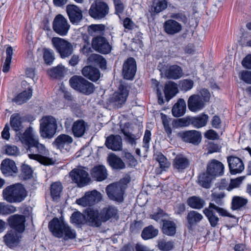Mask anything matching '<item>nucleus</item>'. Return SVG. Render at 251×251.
Here are the masks:
<instances>
[{"label": "nucleus", "instance_id": "f257e3e1", "mask_svg": "<svg viewBox=\"0 0 251 251\" xmlns=\"http://www.w3.org/2000/svg\"><path fill=\"white\" fill-rule=\"evenodd\" d=\"M17 137L23 145L27 146L29 158L36 160L41 164L49 165L53 163L51 158L48 157L49 151L45 146L39 142L33 133V128H27L23 134L18 133Z\"/></svg>", "mask_w": 251, "mask_h": 251}, {"label": "nucleus", "instance_id": "f03ea898", "mask_svg": "<svg viewBox=\"0 0 251 251\" xmlns=\"http://www.w3.org/2000/svg\"><path fill=\"white\" fill-rule=\"evenodd\" d=\"M26 196V191L21 183L9 185L5 188L2 191L3 200L9 203L21 202Z\"/></svg>", "mask_w": 251, "mask_h": 251}, {"label": "nucleus", "instance_id": "7ed1b4c3", "mask_svg": "<svg viewBox=\"0 0 251 251\" xmlns=\"http://www.w3.org/2000/svg\"><path fill=\"white\" fill-rule=\"evenodd\" d=\"M49 228L53 235L57 237H64L66 240L75 238V231L57 218H54L49 223Z\"/></svg>", "mask_w": 251, "mask_h": 251}, {"label": "nucleus", "instance_id": "20e7f679", "mask_svg": "<svg viewBox=\"0 0 251 251\" xmlns=\"http://www.w3.org/2000/svg\"><path fill=\"white\" fill-rule=\"evenodd\" d=\"M130 181L128 177H125L118 182L113 183L106 188V192L109 198L113 201L122 202L123 195L127 184Z\"/></svg>", "mask_w": 251, "mask_h": 251}, {"label": "nucleus", "instance_id": "39448f33", "mask_svg": "<svg viewBox=\"0 0 251 251\" xmlns=\"http://www.w3.org/2000/svg\"><path fill=\"white\" fill-rule=\"evenodd\" d=\"M57 128V121L51 116H44L40 120V132L44 138H51Z\"/></svg>", "mask_w": 251, "mask_h": 251}, {"label": "nucleus", "instance_id": "423d86ee", "mask_svg": "<svg viewBox=\"0 0 251 251\" xmlns=\"http://www.w3.org/2000/svg\"><path fill=\"white\" fill-rule=\"evenodd\" d=\"M51 42L52 47L61 58L69 57L73 54V46L68 41L60 37H54L51 38Z\"/></svg>", "mask_w": 251, "mask_h": 251}, {"label": "nucleus", "instance_id": "0eeeda50", "mask_svg": "<svg viewBox=\"0 0 251 251\" xmlns=\"http://www.w3.org/2000/svg\"><path fill=\"white\" fill-rule=\"evenodd\" d=\"M72 88L86 95L93 93L95 90L94 85L80 76L74 75L69 80Z\"/></svg>", "mask_w": 251, "mask_h": 251}, {"label": "nucleus", "instance_id": "6e6552de", "mask_svg": "<svg viewBox=\"0 0 251 251\" xmlns=\"http://www.w3.org/2000/svg\"><path fill=\"white\" fill-rule=\"evenodd\" d=\"M87 171L86 168L79 166L70 172V176L73 182L76 183L78 187H82L87 185L91 181Z\"/></svg>", "mask_w": 251, "mask_h": 251}, {"label": "nucleus", "instance_id": "1a4fd4ad", "mask_svg": "<svg viewBox=\"0 0 251 251\" xmlns=\"http://www.w3.org/2000/svg\"><path fill=\"white\" fill-rule=\"evenodd\" d=\"M109 13V6L106 3L96 0L91 5L89 10L90 16L95 19H102Z\"/></svg>", "mask_w": 251, "mask_h": 251}, {"label": "nucleus", "instance_id": "9d476101", "mask_svg": "<svg viewBox=\"0 0 251 251\" xmlns=\"http://www.w3.org/2000/svg\"><path fill=\"white\" fill-rule=\"evenodd\" d=\"M102 199L101 194L96 190L87 192L81 198L77 199L76 203L82 206L94 205L100 201Z\"/></svg>", "mask_w": 251, "mask_h": 251}, {"label": "nucleus", "instance_id": "9b49d317", "mask_svg": "<svg viewBox=\"0 0 251 251\" xmlns=\"http://www.w3.org/2000/svg\"><path fill=\"white\" fill-rule=\"evenodd\" d=\"M67 20L62 15L59 14L54 19L52 24L53 30L61 36L66 35L70 28Z\"/></svg>", "mask_w": 251, "mask_h": 251}, {"label": "nucleus", "instance_id": "f8f14e48", "mask_svg": "<svg viewBox=\"0 0 251 251\" xmlns=\"http://www.w3.org/2000/svg\"><path fill=\"white\" fill-rule=\"evenodd\" d=\"M128 95V90L123 85L119 86V90L115 92L109 98V101L117 106L125 103Z\"/></svg>", "mask_w": 251, "mask_h": 251}, {"label": "nucleus", "instance_id": "ddd939ff", "mask_svg": "<svg viewBox=\"0 0 251 251\" xmlns=\"http://www.w3.org/2000/svg\"><path fill=\"white\" fill-rule=\"evenodd\" d=\"M92 46L96 51L103 54L108 53L111 49L107 40L101 36H97L93 39Z\"/></svg>", "mask_w": 251, "mask_h": 251}, {"label": "nucleus", "instance_id": "4468645a", "mask_svg": "<svg viewBox=\"0 0 251 251\" xmlns=\"http://www.w3.org/2000/svg\"><path fill=\"white\" fill-rule=\"evenodd\" d=\"M66 11L70 22L73 24H78L82 19L81 9L74 4H69L66 6Z\"/></svg>", "mask_w": 251, "mask_h": 251}, {"label": "nucleus", "instance_id": "2eb2a0df", "mask_svg": "<svg viewBox=\"0 0 251 251\" xmlns=\"http://www.w3.org/2000/svg\"><path fill=\"white\" fill-rule=\"evenodd\" d=\"M136 69L135 59L132 57L128 58L123 64V74L124 78L132 79L135 75Z\"/></svg>", "mask_w": 251, "mask_h": 251}, {"label": "nucleus", "instance_id": "dca6fc26", "mask_svg": "<svg viewBox=\"0 0 251 251\" xmlns=\"http://www.w3.org/2000/svg\"><path fill=\"white\" fill-rule=\"evenodd\" d=\"M178 136L184 142L198 145L201 142V134L196 130H189L178 133Z\"/></svg>", "mask_w": 251, "mask_h": 251}, {"label": "nucleus", "instance_id": "f3484780", "mask_svg": "<svg viewBox=\"0 0 251 251\" xmlns=\"http://www.w3.org/2000/svg\"><path fill=\"white\" fill-rule=\"evenodd\" d=\"M85 220L92 226H99L102 222L100 213L97 210L87 208L85 211Z\"/></svg>", "mask_w": 251, "mask_h": 251}, {"label": "nucleus", "instance_id": "a211bd4d", "mask_svg": "<svg viewBox=\"0 0 251 251\" xmlns=\"http://www.w3.org/2000/svg\"><path fill=\"white\" fill-rule=\"evenodd\" d=\"M25 221L24 216L18 214L11 216L8 219L9 224L13 230L19 232H22L25 230Z\"/></svg>", "mask_w": 251, "mask_h": 251}, {"label": "nucleus", "instance_id": "6ab92c4d", "mask_svg": "<svg viewBox=\"0 0 251 251\" xmlns=\"http://www.w3.org/2000/svg\"><path fill=\"white\" fill-rule=\"evenodd\" d=\"M227 162L230 173L232 175L240 173L244 169L243 161L237 157L233 156L228 157Z\"/></svg>", "mask_w": 251, "mask_h": 251}, {"label": "nucleus", "instance_id": "aec40b11", "mask_svg": "<svg viewBox=\"0 0 251 251\" xmlns=\"http://www.w3.org/2000/svg\"><path fill=\"white\" fill-rule=\"evenodd\" d=\"M205 104L202 98L197 95L191 96L188 100V108L192 112H197L201 110L205 106Z\"/></svg>", "mask_w": 251, "mask_h": 251}, {"label": "nucleus", "instance_id": "412c9836", "mask_svg": "<svg viewBox=\"0 0 251 251\" xmlns=\"http://www.w3.org/2000/svg\"><path fill=\"white\" fill-rule=\"evenodd\" d=\"M0 169L3 174L8 176H13L18 172V168L15 162L8 158L2 161Z\"/></svg>", "mask_w": 251, "mask_h": 251}, {"label": "nucleus", "instance_id": "4be33fe9", "mask_svg": "<svg viewBox=\"0 0 251 251\" xmlns=\"http://www.w3.org/2000/svg\"><path fill=\"white\" fill-rule=\"evenodd\" d=\"M224 169V165L221 162L212 159L208 163L206 171L214 177L222 175Z\"/></svg>", "mask_w": 251, "mask_h": 251}, {"label": "nucleus", "instance_id": "5701e85b", "mask_svg": "<svg viewBox=\"0 0 251 251\" xmlns=\"http://www.w3.org/2000/svg\"><path fill=\"white\" fill-rule=\"evenodd\" d=\"M88 129V124L83 120H76L72 127L73 134L75 137H82Z\"/></svg>", "mask_w": 251, "mask_h": 251}, {"label": "nucleus", "instance_id": "b1692460", "mask_svg": "<svg viewBox=\"0 0 251 251\" xmlns=\"http://www.w3.org/2000/svg\"><path fill=\"white\" fill-rule=\"evenodd\" d=\"M105 144L109 149L114 151L122 149V139L119 135H110L106 138Z\"/></svg>", "mask_w": 251, "mask_h": 251}, {"label": "nucleus", "instance_id": "393cba45", "mask_svg": "<svg viewBox=\"0 0 251 251\" xmlns=\"http://www.w3.org/2000/svg\"><path fill=\"white\" fill-rule=\"evenodd\" d=\"M164 31L169 35H174L182 30V25L178 22L174 20L166 21L163 25Z\"/></svg>", "mask_w": 251, "mask_h": 251}, {"label": "nucleus", "instance_id": "a878e982", "mask_svg": "<svg viewBox=\"0 0 251 251\" xmlns=\"http://www.w3.org/2000/svg\"><path fill=\"white\" fill-rule=\"evenodd\" d=\"M92 177L98 181H101L106 179L108 176L107 171L104 166L97 165L91 171Z\"/></svg>", "mask_w": 251, "mask_h": 251}, {"label": "nucleus", "instance_id": "bb28decb", "mask_svg": "<svg viewBox=\"0 0 251 251\" xmlns=\"http://www.w3.org/2000/svg\"><path fill=\"white\" fill-rule=\"evenodd\" d=\"M82 75L93 81L98 80L100 77V73L98 69L91 67L85 66L82 70Z\"/></svg>", "mask_w": 251, "mask_h": 251}, {"label": "nucleus", "instance_id": "cd10ccee", "mask_svg": "<svg viewBox=\"0 0 251 251\" xmlns=\"http://www.w3.org/2000/svg\"><path fill=\"white\" fill-rule=\"evenodd\" d=\"M186 109V102L183 99H180L173 106L172 114L174 117H179L184 115Z\"/></svg>", "mask_w": 251, "mask_h": 251}, {"label": "nucleus", "instance_id": "c85d7f7f", "mask_svg": "<svg viewBox=\"0 0 251 251\" xmlns=\"http://www.w3.org/2000/svg\"><path fill=\"white\" fill-rule=\"evenodd\" d=\"M107 161L109 165L115 169L121 170L126 167L125 164L121 158L114 153H111L108 155Z\"/></svg>", "mask_w": 251, "mask_h": 251}, {"label": "nucleus", "instance_id": "c756f323", "mask_svg": "<svg viewBox=\"0 0 251 251\" xmlns=\"http://www.w3.org/2000/svg\"><path fill=\"white\" fill-rule=\"evenodd\" d=\"M202 219L203 216L198 211L194 210L189 211L186 217L188 227L192 228L193 226L200 222Z\"/></svg>", "mask_w": 251, "mask_h": 251}, {"label": "nucleus", "instance_id": "7c9ffc66", "mask_svg": "<svg viewBox=\"0 0 251 251\" xmlns=\"http://www.w3.org/2000/svg\"><path fill=\"white\" fill-rule=\"evenodd\" d=\"M165 75L168 78L177 79L182 75V71L179 66L172 65L166 71Z\"/></svg>", "mask_w": 251, "mask_h": 251}, {"label": "nucleus", "instance_id": "2f4dec72", "mask_svg": "<svg viewBox=\"0 0 251 251\" xmlns=\"http://www.w3.org/2000/svg\"><path fill=\"white\" fill-rule=\"evenodd\" d=\"M189 165L188 159L182 155H177L174 160L173 166L178 170L185 169Z\"/></svg>", "mask_w": 251, "mask_h": 251}, {"label": "nucleus", "instance_id": "473e14b6", "mask_svg": "<svg viewBox=\"0 0 251 251\" xmlns=\"http://www.w3.org/2000/svg\"><path fill=\"white\" fill-rule=\"evenodd\" d=\"M177 92V87L175 83L172 81L166 83L165 86L164 93L166 99L168 101L174 97Z\"/></svg>", "mask_w": 251, "mask_h": 251}, {"label": "nucleus", "instance_id": "72a5a7b5", "mask_svg": "<svg viewBox=\"0 0 251 251\" xmlns=\"http://www.w3.org/2000/svg\"><path fill=\"white\" fill-rule=\"evenodd\" d=\"M188 205L193 209H201L205 204V201L199 197L193 196L189 198L187 200Z\"/></svg>", "mask_w": 251, "mask_h": 251}, {"label": "nucleus", "instance_id": "f704fd0d", "mask_svg": "<svg viewBox=\"0 0 251 251\" xmlns=\"http://www.w3.org/2000/svg\"><path fill=\"white\" fill-rule=\"evenodd\" d=\"M32 91L30 88L19 94L13 99L12 101L17 104H22L26 102L32 96Z\"/></svg>", "mask_w": 251, "mask_h": 251}, {"label": "nucleus", "instance_id": "c9c22d12", "mask_svg": "<svg viewBox=\"0 0 251 251\" xmlns=\"http://www.w3.org/2000/svg\"><path fill=\"white\" fill-rule=\"evenodd\" d=\"M19 236L16 231L11 230L4 236V240L6 244L10 247H13L19 241Z\"/></svg>", "mask_w": 251, "mask_h": 251}, {"label": "nucleus", "instance_id": "e433bc0d", "mask_svg": "<svg viewBox=\"0 0 251 251\" xmlns=\"http://www.w3.org/2000/svg\"><path fill=\"white\" fill-rule=\"evenodd\" d=\"M73 138L68 135L61 134L58 136L55 141L53 144L58 148H63L65 145H68L72 143Z\"/></svg>", "mask_w": 251, "mask_h": 251}, {"label": "nucleus", "instance_id": "4c0bfd02", "mask_svg": "<svg viewBox=\"0 0 251 251\" xmlns=\"http://www.w3.org/2000/svg\"><path fill=\"white\" fill-rule=\"evenodd\" d=\"M213 209V208L210 207L209 204L208 207L204 208L203 212L207 218L211 226L215 227L218 224L219 219L214 213Z\"/></svg>", "mask_w": 251, "mask_h": 251}, {"label": "nucleus", "instance_id": "58836bf2", "mask_svg": "<svg viewBox=\"0 0 251 251\" xmlns=\"http://www.w3.org/2000/svg\"><path fill=\"white\" fill-rule=\"evenodd\" d=\"M117 210L112 206H108L103 208L100 212L102 222H105L117 214Z\"/></svg>", "mask_w": 251, "mask_h": 251}, {"label": "nucleus", "instance_id": "ea45409f", "mask_svg": "<svg viewBox=\"0 0 251 251\" xmlns=\"http://www.w3.org/2000/svg\"><path fill=\"white\" fill-rule=\"evenodd\" d=\"M158 233L157 229L155 228L152 226H150L144 228L141 236L144 240H148L155 237Z\"/></svg>", "mask_w": 251, "mask_h": 251}, {"label": "nucleus", "instance_id": "a19ab883", "mask_svg": "<svg viewBox=\"0 0 251 251\" xmlns=\"http://www.w3.org/2000/svg\"><path fill=\"white\" fill-rule=\"evenodd\" d=\"M208 119V115L202 114L197 117H192L191 125L196 128H200L206 125Z\"/></svg>", "mask_w": 251, "mask_h": 251}, {"label": "nucleus", "instance_id": "79ce46f5", "mask_svg": "<svg viewBox=\"0 0 251 251\" xmlns=\"http://www.w3.org/2000/svg\"><path fill=\"white\" fill-rule=\"evenodd\" d=\"M10 125L12 128L16 131L21 130L23 128L21 117L18 114H14L10 117Z\"/></svg>", "mask_w": 251, "mask_h": 251}, {"label": "nucleus", "instance_id": "37998d69", "mask_svg": "<svg viewBox=\"0 0 251 251\" xmlns=\"http://www.w3.org/2000/svg\"><path fill=\"white\" fill-rule=\"evenodd\" d=\"M213 177V176L206 171L199 176V183L204 188H209Z\"/></svg>", "mask_w": 251, "mask_h": 251}, {"label": "nucleus", "instance_id": "c03bdc74", "mask_svg": "<svg viewBox=\"0 0 251 251\" xmlns=\"http://www.w3.org/2000/svg\"><path fill=\"white\" fill-rule=\"evenodd\" d=\"M176 225L174 223L170 221H165L163 222L162 230L164 234L168 235H173L176 233Z\"/></svg>", "mask_w": 251, "mask_h": 251}, {"label": "nucleus", "instance_id": "a18cd8bd", "mask_svg": "<svg viewBox=\"0 0 251 251\" xmlns=\"http://www.w3.org/2000/svg\"><path fill=\"white\" fill-rule=\"evenodd\" d=\"M90 62H94L98 64L102 69H105L106 62L105 59L100 55L98 54H92L89 57Z\"/></svg>", "mask_w": 251, "mask_h": 251}, {"label": "nucleus", "instance_id": "49530a36", "mask_svg": "<svg viewBox=\"0 0 251 251\" xmlns=\"http://www.w3.org/2000/svg\"><path fill=\"white\" fill-rule=\"evenodd\" d=\"M62 190V185L60 182H56L50 186V194L54 200H57Z\"/></svg>", "mask_w": 251, "mask_h": 251}, {"label": "nucleus", "instance_id": "de8ad7c7", "mask_svg": "<svg viewBox=\"0 0 251 251\" xmlns=\"http://www.w3.org/2000/svg\"><path fill=\"white\" fill-rule=\"evenodd\" d=\"M248 202V200L243 198L235 196L233 198L231 208L233 210H237L245 205Z\"/></svg>", "mask_w": 251, "mask_h": 251}, {"label": "nucleus", "instance_id": "09e8293b", "mask_svg": "<svg viewBox=\"0 0 251 251\" xmlns=\"http://www.w3.org/2000/svg\"><path fill=\"white\" fill-rule=\"evenodd\" d=\"M167 3L165 0H154L152 6V10L158 13L167 8Z\"/></svg>", "mask_w": 251, "mask_h": 251}, {"label": "nucleus", "instance_id": "8fccbe9b", "mask_svg": "<svg viewBox=\"0 0 251 251\" xmlns=\"http://www.w3.org/2000/svg\"><path fill=\"white\" fill-rule=\"evenodd\" d=\"M43 58L46 64L50 65L55 59V55L53 51L51 49H44Z\"/></svg>", "mask_w": 251, "mask_h": 251}, {"label": "nucleus", "instance_id": "3c124183", "mask_svg": "<svg viewBox=\"0 0 251 251\" xmlns=\"http://www.w3.org/2000/svg\"><path fill=\"white\" fill-rule=\"evenodd\" d=\"M16 210V208L13 205L0 202V214L8 215L15 212Z\"/></svg>", "mask_w": 251, "mask_h": 251}, {"label": "nucleus", "instance_id": "603ef678", "mask_svg": "<svg viewBox=\"0 0 251 251\" xmlns=\"http://www.w3.org/2000/svg\"><path fill=\"white\" fill-rule=\"evenodd\" d=\"M157 243V247L162 251H169L174 247V244L172 241H167L164 239H161L159 240Z\"/></svg>", "mask_w": 251, "mask_h": 251}, {"label": "nucleus", "instance_id": "864d4df0", "mask_svg": "<svg viewBox=\"0 0 251 251\" xmlns=\"http://www.w3.org/2000/svg\"><path fill=\"white\" fill-rule=\"evenodd\" d=\"M65 71V68L62 65H58L56 67L53 68L49 71V75L52 77L57 78L63 76Z\"/></svg>", "mask_w": 251, "mask_h": 251}, {"label": "nucleus", "instance_id": "5fc2aeb1", "mask_svg": "<svg viewBox=\"0 0 251 251\" xmlns=\"http://www.w3.org/2000/svg\"><path fill=\"white\" fill-rule=\"evenodd\" d=\"M154 157L159 163L160 168L164 169L169 167V163L167 158L161 153L155 154Z\"/></svg>", "mask_w": 251, "mask_h": 251}, {"label": "nucleus", "instance_id": "6e6d98bb", "mask_svg": "<svg viewBox=\"0 0 251 251\" xmlns=\"http://www.w3.org/2000/svg\"><path fill=\"white\" fill-rule=\"evenodd\" d=\"M71 218L73 223L78 225L84 223L85 221V215L79 212H74L72 214Z\"/></svg>", "mask_w": 251, "mask_h": 251}, {"label": "nucleus", "instance_id": "4d7b16f0", "mask_svg": "<svg viewBox=\"0 0 251 251\" xmlns=\"http://www.w3.org/2000/svg\"><path fill=\"white\" fill-rule=\"evenodd\" d=\"M192 117L180 118L173 122L174 126H187L191 124Z\"/></svg>", "mask_w": 251, "mask_h": 251}, {"label": "nucleus", "instance_id": "13d9d810", "mask_svg": "<svg viewBox=\"0 0 251 251\" xmlns=\"http://www.w3.org/2000/svg\"><path fill=\"white\" fill-rule=\"evenodd\" d=\"M22 176L24 179L30 178L32 176L31 168L27 165H23L22 166Z\"/></svg>", "mask_w": 251, "mask_h": 251}, {"label": "nucleus", "instance_id": "bf43d9fd", "mask_svg": "<svg viewBox=\"0 0 251 251\" xmlns=\"http://www.w3.org/2000/svg\"><path fill=\"white\" fill-rule=\"evenodd\" d=\"M5 153L8 155L17 156L20 154V151L15 146L7 145L5 147Z\"/></svg>", "mask_w": 251, "mask_h": 251}, {"label": "nucleus", "instance_id": "052dcab7", "mask_svg": "<svg viewBox=\"0 0 251 251\" xmlns=\"http://www.w3.org/2000/svg\"><path fill=\"white\" fill-rule=\"evenodd\" d=\"M210 207H212L219 214L222 216H227L232 218H235L234 216L230 215L226 210L216 206L212 203H210Z\"/></svg>", "mask_w": 251, "mask_h": 251}, {"label": "nucleus", "instance_id": "680f3d73", "mask_svg": "<svg viewBox=\"0 0 251 251\" xmlns=\"http://www.w3.org/2000/svg\"><path fill=\"white\" fill-rule=\"evenodd\" d=\"M239 77L247 83L251 84V72L243 71L239 74Z\"/></svg>", "mask_w": 251, "mask_h": 251}, {"label": "nucleus", "instance_id": "e2e57ef3", "mask_svg": "<svg viewBox=\"0 0 251 251\" xmlns=\"http://www.w3.org/2000/svg\"><path fill=\"white\" fill-rule=\"evenodd\" d=\"M105 26L103 25H92L89 27V32L100 33L104 30Z\"/></svg>", "mask_w": 251, "mask_h": 251}, {"label": "nucleus", "instance_id": "0e129e2a", "mask_svg": "<svg viewBox=\"0 0 251 251\" xmlns=\"http://www.w3.org/2000/svg\"><path fill=\"white\" fill-rule=\"evenodd\" d=\"M225 197V194L223 192H218L215 190L214 192L212 194V200L218 204L221 203L222 199Z\"/></svg>", "mask_w": 251, "mask_h": 251}, {"label": "nucleus", "instance_id": "69168bd1", "mask_svg": "<svg viewBox=\"0 0 251 251\" xmlns=\"http://www.w3.org/2000/svg\"><path fill=\"white\" fill-rule=\"evenodd\" d=\"M243 179V178L241 177L235 179H231L229 186L227 188V190L230 191L234 188L238 187L240 185Z\"/></svg>", "mask_w": 251, "mask_h": 251}, {"label": "nucleus", "instance_id": "338daca9", "mask_svg": "<svg viewBox=\"0 0 251 251\" xmlns=\"http://www.w3.org/2000/svg\"><path fill=\"white\" fill-rule=\"evenodd\" d=\"M123 132L126 137V139L130 144L133 145L136 144V140H137L138 137H136L134 134H132L129 132L126 131L124 130H123Z\"/></svg>", "mask_w": 251, "mask_h": 251}, {"label": "nucleus", "instance_id": "774afa93", "mask_svg": "<svg viewBox=\"0 0 251 251\" xmlns=\"http://www.w3.org/2000/svg\"><path fill=\"white\" fill-rule=\"evenodd\" d=\"M181 84L182 90L187 91L192 88L194 82L191 80L185 79L181 81Z\"/></svg>", "mask_w": 251, "mask_h": 251}]
</instances>
